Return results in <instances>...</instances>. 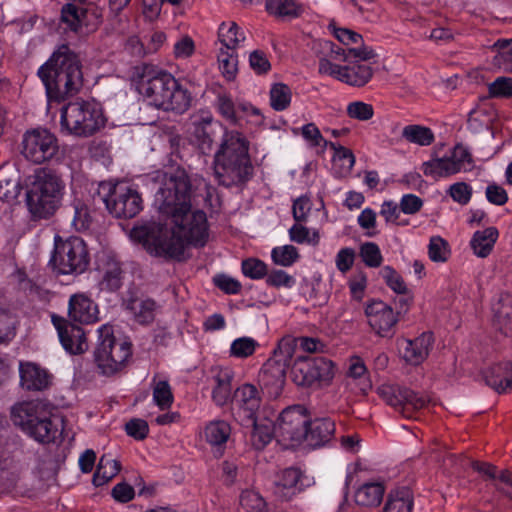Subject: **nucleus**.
<instances>
[{"mask_svg": "<svg viewBox=\"0 0 512 512\" xmlns=\"http://www.w3.org/2000/svg\"><path fill=\"white\" fill-rule=\"evenodd\" d=\"M132 81L137 92L149 104L165 111L185 112L191 105V95L168 72L149 64L133 69Z\"/></svg>", "mask_w": 512, "mask_h": 512, "instance_id": "obj_1", "label": "nucleus"}, {"mask_svg": "<svg viewBox=\"0 0 512 512\" xmlns=\"http://www.w3.org/2000/svg\"><path fill=\"white\" fill-rule=\"evenodd\" d=\"M47 97L60 102L79 92L83 84L81 64L77 55L61 45L38 70Z\"/></svg>", "mask_w": 512, "mask_h": 512, "instance_id": "obj_2", "label": "nucleus"}, {"mask_svg": "<svg viewBox=\"0 0 512 512\" xmlns=\"http://www.w3.org/2000/svg\"><path fill=\"white\" fill-rule=\"evenodd\" d=\"M213 170L219 184L225 187L242 184L252 176L249 142L241 132L224 130L214 155Z\"/></svg>", "mask_w": 512, "mask_h": 512, "instance_id": "obj_3", "label": "nucleus"}, {"mask_svg": "<svg viewBox=\"0 0 512 512\" xmlns=\"http://www.w3.org/2000/svg\"><path fill=\"white\" fill-rule=\"evenodd\" d=\"M27 206L35 219H47L60 207L65 183L54 170L40 167L26 178Z\"/></svg>", "mask_w": 512, "mask_h": 512, "instance_id": "obj_4", "label": "nucleus"}, {"mask_svg": "<svg viewBox=\"0 0 512 512\" xmlns=\"http://www.w3.org/2000/svg\"><path fill=\"white\" fill-rule=\"evenodd\" d=\"M10 414L15 426L41 443L54 441L63 428L64 419L50 415L47 405L40 400L16 403L11 407Z\"/></svg>", "mask_w": 512, "mask_h": 512, "instance_id": "obj_5", "label": "nucleus"}, {"mask_svg": "<svg viewBox=\"0 0 512 512\" xmlns=\"http://www.w3.org/2000/svg\"><path fill=\"white\" fill-rule=\"evenodd\" d=\"M97 333L94 362L100 374L113 376L127 366L132 356L131 343L117 338L110 324L100 326Z\"/></svg>", "mask_w": 512, "mask_h": 512, "instance_id": "obj_6", "label": "nucleus"}, {"mask_svg": "<svg viewBox=\"0 0 512 512\" xmlns=\"http://www.w3.org/2000/svg\"><path fill=\"white\" fill-rule=\"evenodd\" d=\"M60 125L63 132L77 137H89L105 125L101 106L94 101L77 100L61 110Z\"/></svg>", "mask_w": 512, "mask_h": 512, "instance_id": "obj_7", "label": "nucleus"}, {"mask_svg": "<svg viewBox=\"0 0 512 512\" xmlns=\"http://www.w3.org/2000/svg\"><path fill=\"white\" fill-rule=\"evenodd\" d=\"M160 187L155 200L159 210L166 215L183 210L190 204L191 183L184 170L177 169L159 176Z\"/></svg>", "mask_w": 512, "mask_h": 512, "instance_id": "obj_8", "label": "nucleus"}, {"mask_svg": "<svg viewBox=\"0 0 512 512\" xmlns=\"http://www.w3.org/2000/svg\"><path fill=\"white\" fill-rule=\"evenodd\" d=\"M98 193L109 213L116 218H132L142 210L140 194L125 183L103 182Z\"/></svg>", "mask_w": 512, "mask_h": 512, "instance_id": "obj_9", "label": "nucleus"}, {"mask_svg": "<svg viewBox=\"0 0 512 512\" xmlns=\"http://www.w3.org/2000/svg\"><path fill=\"white\" fill-rule=\"evenodd\" d=\"M51 261L60 274L83 273L89 263L84 241L79 237H69L65 241L56 243L55 254Z\"/></svg>", "mask_w": 512, "mask_h": 512, "instance_id": "obj_10", "label": "nucleus"}, {"mask_svg": "<svg viewBox=\"0 0 512 512\" xmlns=\"http://www.w3.org/2000/svg\"><path fill=\"white\" fill-rule=\"evenodd\" d=\"M309 416L301 405L285 408L275 424V437L286 446H296L307 436Z\"/></svg>", "mask_w": 512, "mask_h": 512, "instance_id": "obj_11", "label": "nucleus"}, {"mask_svg": "<svg viewBox=\"0 0 512 512\" xmlns=\"http://www.w3.org/2000/svg\"><path fill=\"white\" fill-rule=\"evenodd\" d=\"M172 219L175 233L188 244L193 246H204L208 240V224L206 214L201 210L187 208L176 211L169 215Z\"/></svg>", "mask_w": 512, "mask_h": 512, "instance_id": "obj_12", "label": "nucleus"}, {"mask_svg": "<svg viewBox=\"0 0 512 512\" xmlns=\"http://www.w3.org/2000/svg\"><path fill=\"white\" fill-rule=\"evenodd\" d=\"M473 166L471 153L462 144H457L448 156L437 157L424 162L421 170L425 176L438 179L470 171Z\"/></svg>", "mask_w": 512, "mask_h": 512, "instance_id": "obj_13", "label": "nucleus"}, {"mask_svg": "<svg viewBox=\"0 0 512 512\" xmlns=\"http://www.w3.org/2000/svg\"><path fill=\"white\" fill-rule=\"evenodd\" d=\"M377 393L382 400L406 418H412L416 411L424 408L429 402L428 397L397 384H382L377 388Z\"/></svg>", "mask_w": 512, "mask_h": 512, "instance_id": "obj_14", "label": "nucleus"}, {"mask_svg": "<svg viewBox=\"0 0 512 512\" xmlns=\"http://www.w3.org/2000/svg\"><path fill=\"white\" fill-rule=\"evenodd\" d=\"M58 140L47 129L36 128L25 132L22 138V155L29 161L41 164L58 152Z\"/></svg>", "mask_w": 512, "mask_h": 512, "instance_id": "obj_15", "label": "nucleus"}, {"mask_svg": "<svg viewBox=\"0 0 512 512\" xmlns=\"http://www.w3.org/2000/svg\"><path fill=\"white\" fill-rule=\"evenodd\" d=\"M293 373L298 385L327 384L334 377V366L330 360L323 357H303L296 360Z\"/></svg>", "mask_w": 512, "mask_h": 512, "instance_id": "obj_16", "label": "nucleus"}, {"mask_svg": "<svg viewBox=\"0 0 512 512\" xmlns=\"http://www.w3.org/2000/svg\"><path fill=\"white\" fill-rule=\"evenodd\" d=\"M186 244L188 243L175 233L174 226L171 229L159 228L156 233L147 234L144 239V245L150 254L167 259L180 260Z\"/></svg>", "mask_w": 512, "mask_h": 512, "instance_id": "obj_17", "label": "nucleus"}, {"mask_svg": "<svg viewBox=\"0 0 512 512\" xmlns=\"http://www.w3.org/2000/svg\"><path fill=\"white\" fill-rule=\"evenodd\" d=\"M79 4L67 3L61 9V22L75 33H89L101 22L102 13L95 7L85 6L83 0Z\"/></svg>", "mask_w": 512, "mask_h": 512, "instance_id": "obj_18", "label": "nucleus"}, {"mask_svg": "<svg viewBox=\"0 0 512 512\" xmlns=\"http://www.w3.org/2000/svg\"><path fill=\"white\" fill-rule=\"evenodd\" d=\"M261 396L256 386L243 384L234 394V415L241 424L253 420L261 406Z\"/></svg>", "mask_w": 512, "mask_h": 512, "instance_id": "obj_19", "label": "nucleus"}, {"mask_svg": "<svg viewBox=\"0 0 512 512\" xmlns=\"http://www.w3.org/2000/svg\"><path fill=\"white\" fill-rule=\"evenodd\" d=\"M365 314L372 330L381 337H390L398 322L393 309L382 301H373L367 305Z\"/></svg>", "mask_w": 512, "mask_h": 512, "instance_id": "obj_20", "label": "nucleus"}, {"mask_svg": "<svg viewBox=\"0 0 512 512\" xmlns=\"http://www.w3.org/2000/svg\"><path fill=\"white\" fill-rule=\"evenodd\" d=\"M52 322L58 332L59 340L67 352L76 355L82 354L88 349L85 332L81 327L57 316L52 317Z\"/></svg>", "mask_w": 512, "mask_h": 512, "instance_id": "obj_21", "label": "nucleus"}, {"mask_svg": "<svg viewBox=\"0 0 512 512\" xmlns=\"http://www.w3.org/2000/svg\"><path fill=\"white\" fill-rule=\"evenodd\" d=\"M285 364L267 361L260 373L261 389L270 399H277L283 391L286 379Z\"/></svg>", "mask_w": 512, "mask_h": 512, "instance_id": "obj_22", "label": "nucleus"}, {"mask_svg": "<svg viewBox=\"0 0 512 512\" xmlns=\"http://www.w3.org/2000/svg\"><path fill=\"white\" fill-rule=\"evenodd\" d=\"M433 343L432 333L425 332L413 340L402 339L398 341V347L405 362L411 365H419L428 357Z\"/></svg>", "mask_w": 512, "mask_h": 512, "instance_id": "obj_23", "label": "nucleus"}, {"mask_svg": "<svg viewBox=\"0 0 512 512\" xmlns=\"http://www.w3.org/2000/svg\"><path fill=\"white\" fill-rule=\"evenodd\" d=\"M213 117L209 112H200L192 116L189 131L192 141L198 146L203 154L211 152L213 137L211 124Z\"/></svg>", "mask_w": 512, "mask_h": 512, "instance_id": "obj_24", "label": "nucleus"}, {"mask_svg": "<svg viewBox=\"0 0 512 512\" xmlns=\"http://www.w3.org/2000/svg\"><path fill=\"white\" fill-rule=\"evenodd\" d=\"M20 385L28 391H42L49 387L51 375L34 362L19 363Z\"/></svg>", "mask_w": 512, "mask_h": 512, "instance_id": "obj_25", "label": "nucleus"}, {"mask_svg": "<svg viewBox=\"0 0 512 512\" xmlns=\"http://www.w3.org/2000/svg\"><path fill=\"white\" fill-rule=\"evenodd\" d=\"M99 286L101 290L116 291L122 286L123 271L120 263L105 255L98 261Z\"/></svg>", "mask_w": 512, "mask_h": 512, "instance_id": "obj_26", "label": "nucleus"}, {"mask_svg": "<svg viewBox=\"0 0 512 512\" xmlns=\"http://www.w3.org/2000/svg\"><path fill=\"white\" fill-rule=\"evenodd\" d=\"M96 304L84 294H75L70 297L68 306L69 318L75 322L89 324L97 320Z\"/></svg>", "mask_w": 512, "mask_h": 512, "instance_id": "obj_27", "label": "nucleus"}, {"mask_svg": "<svg viewBox=\"0 0 512 512\" xmlns=\"http://www.w3.org/2000/svg\"><path fill=\"white\" fill-rule=\"evenodd\" d=\"M483 378L498 393H506L512 389V362L507 361L487 368L483 372Z\"/></svg>", "mask_w": 512, "mask_h": 512, "instance_id": "obj_28", "label": "nucleus"}, {"mask_svg": "<svg viewBox=\"0 0 512 512\" xmlns=\"http://www.w3.org/2000/svg\"><path fill=\"white\" fill-rule=\"evenodd\" d=\"M302 472L298 468L283 470L275 481L274 494L282 500H290L301 490Z\"/></svg>", "mask_w": 512, "mask_h": 512, "instance_id": "obj_29", "label": "nucleus"}, {"mask_svg": "<svg viewBox=\"0 0 512 512\" xmlns=\"http://www.w3.org/2000/svg\"><path fill=\"white\" fill-rule=\"evenodd\" d=\"M334 432L335 424L328 418H317L313 421L309 420L306 432L307 436H305L304 441H306L310 447H321L332 439Z\"/></svg>", "mask_w": 512, "mask_h": 512, "instance_id": "obj_30", "label": "nucleus"}, {"mask_svg": "<svg viewBox=\"0 0 512 512\" xmlns=\"http://www.w3.org/2000/svg\"><path fill=\"white\" fill-rule=\"evenodd\" d=\"M493 324L505 336H512V295L502 294L494 303Z\"/></svg>", "mask_w": 512, "mask_h": 512, "instance_id": "obj_31", "label": "nucleus"}, {"mask_svg": "<svg viewBox=\"0 0 512 512\" xmlns=\"http://www.w3.org/2000/svg\"><path fill=\"white\" fill-rule=\"evenodd\" d=\"M125 305L134 320L141 325L152 323L158 308L153 299L144 297H131Z\"/></svg>", "mask_w": 512, "mask_h": 512, "instance_id": "obj_32", "label": "nucleus"}, {"mask_svg": "<svg viewBox=\"0 0 512 512\" xmlns=\"http://www.w3.org/2000/svg\"><path fill=\"white\" fill-rule=\"evenodd\" d=\"M20 174L13 167L0 170V199L7 203L14 202L21 192Z\"/></svg>", "mask_w": 512, "mask_h": 512, "instance_id": "obj_33", "label": "nucleus"}, {"mask_svg": "<svg viewBox=\"0 0 512 512\" xmlns=\"http://www.w3.org/2000/svg\"><path fill=\"white\" fill-rule=\"evenodd\" d=\"M248 424L253 426L251 433V443L258 450L263 449L268 443L271 442L273 436H275V424L272 420H257V418L254 417L253 420L245 421L244 425Z\"/></svg>", "mask_w": 512, "mask_h": 512, "instance_id": "obj_34", "label": "nucleus"}, {"mask_svg": "<svg viewBox=\"0 0 512 512\" xmlns=\"http://www.w3.org/2000/svg\"><path fill=\"white\" fill-rule=\"evenodd\" d=\"M499 232L495 227H488L481 231H476L470 241L474 254L478 257H487L496 243Z\"/></svg>", "mask_w": 512, "mask_h": 512, "instance_id": "obj_35", "label": "nucleus"}, {"mask_svg": "<svg viewBox=\"0 0 512 512\" xmlns=\"http://www.w3.org/2000/svg\"><path fill=\"white\" fill-rule=\"evenodd\" d=\"M233 378V373L228 368H219L217 369L214 380H215V387L212 392V398L214 402L219 405L223 406L226 403H228L231 399V381Z\"/></svg>", "mask_w": 512, "mask_h": 512, "instance_id": "obj_36", "label": "nucleus"}, {"mask_svg": "<svg viewBox=\"0 0 512 512\" xmlns=\"http://www.w3.org/2000/svg\"><path fill=\"white\" fill-rule=\"evenodd\" d=\"M385 488L380 482H368L355 492V502L361 506H378L383 498Z\"/></svg>", "mask_w": 512, "mask_h": 512, "instance_id": "obj_37", "label": "nucleus"}, {"mask_svg": "<svg viewBox=\"0 0 512 512\" xmlns=\"http://www.w3.org/2000/svg\"><path fill=\"white\" fill-rule=\"evenodd\" d=\"M220 48L237 49L245 40V34L233 21L222 22L218 28Z\"/></svg>", "mask_w": 512, "mask_h": 512, "instance_id": "obj_38", "label": "nucleus"}, {"mask_svg": "<svg viewBox=\"0 0 512 512\" xmlns=\"http://www.w3.org/2000/svg\"><path fill=\"white\" fill-rule=\"evenodd\" d=\"M265 8L269 14L280 18H295L304 10L296 0H266Z\"/></svg>", "mask_w": 512, "mask_h": 512, "instance_id": "obj_39", "label": "nucleus"}, {"mask_svg": "<svg viewBox=\"0 0 512 512\" xmlns=\"http://www.w3.org/2000/svg\"><path fill=\"white\" fill-rule=\"evenodd\" d=\"M413 497L409 488L402 487L390 493L383 512H411Z\"/></svg>", "mask_w": 512, "mask_h": 512, "instance_id": "obj_40", "label": "nucleus"}, {"mask_svg": "<svg viewBox=\"0 0 512 512\" xmlns=\"http://www.w3.org/2000/svg\"><path fill=\"white\" fill-rule=\"evenodd\" d=\"M120 463L110 455L101 456L93 476V484L102 486L114 478L120 471Z\"/></svg>", "mask_w": 512, "mask_h": 512, "instance_id": "obj_41", "label": "nucleus"}, {"mask_svg": "<svg viewBox=\"0 0 512 512\" xmlns=\"http://www.w3.org/2000/svg\"><path fill=\"white\" fill-rule=\"evenodd\" d=\"M343 76L342 82L351 86L362 87L371 80L373 70L365 64L345 66Z\"/></svg>", "mask_w": 512, "mask_h": 512, "instance_id": "obj_42", "label": "nucleus"}, {"mask_svg": "<svg viewBox=\"0 0 512 512\" xmlns=\"http://www.w3.org/2000/svg\"><path fill=\"white\" fill-rule=\"evenodd\" d=\"M206 441L212 446H221L227 442L231 434V427L224 420L211 421L205 427Z\"/></svg>", "mask_w": 512, "mask_h": 512, "instance_id": "obj_43", "label": "nucleus"}, {"mask_svg": "<svg viewBox=\"0 0 512 512\" xmlns=\"http://www.w3.org/2000/svg\"><path fill=\"white\" fill-rule=\"evenodd\" d=\"M402 137L419 146H429L435 140L434 133L430 128L417 124L405 126L402 130Z\"/></svg>", "mask_w": 512, "mask_h": 512, "instance_id": "obj_44", "label": "nucleus"}, {"mask_svg": "<svg viewBox=\"0 0 512 512\" xmlns=\"http://www.w3.org/2000/svg\"><path fill=\"white\" fill-rule=\"evenodd\" d=\"M236 50L237 49L219 48L217 55L219 68L223 76L228 80L234 79L238 70V56Z\"/></svg>", "mask_w": 512, "mask_h": 512, "instance_id": "obj_45", "label": "nucleus"}, {"mask_svg": "<svg viewBox=\"0 0 512 512\" xmlns=\"http://www.w3.org/2000/svg\"><path fill=\"white\" fill-rule=\"evenodd\" d=\"M298 345V339L287 335L284 336L278 343L277 349L274 351V357L268 361H276L285 364L287 368L294 356L296 347Z\"/></svg>", "mask_w": 512, "mask_h": 512, "instance_id": "obj_46", "label": "nucleus"}, {"mask_svg": "<svg viewBox=\"0 0 512 512\" xmlns=\"http://www.w3.org/2000/svg\"><path fill=\"white\" fill-rule=\"evenodd\" d=\"M291 102V90L282 83L273 85L270 91V103L274 110L283 111Z\"/></svg>", "mask_w": 512, "mask_h": 512, "instance_id": "obj_47", "label": "nucleus"}, {"mask_svg": "<svg viewBox=\"0 0 512 512\" xmlns=\"http://www.w3.org/2000/svg\"><path fill=\"white\" fill-rule=\"evenodd\" d=\"M73 219L72 225L78 231L89 228L92 218L87 205L79 199L73 201L72 205Z\"/></svg>", "mask_w": 512, "mask_h": 512, "instance_id": "obj_48", "label": "nucleus"}, {"mask_svg": "<svg viewBox=\"0 0 512 512\" xmlns=\"http://www.w3.org/2000/svg\"><path fill=\"white\" fill-rule=\"evenodd\" d=\"M259 347V343L251 337H240L235 339L230 346V355L235 358H248L253 355Z\"/></svg>", "mask_w": 512, "mask_h": 512, "instance_id": "obj_49", "label": "nucleus"}, {"mask_svg": "<svg viewBox=\"0 0 512 512\" xmlns=\"http://www.w3.org/2000/svg\"><path fill=\"white\" fill-rule=\"evenodd\" d=\"M153 401L161 410L170 408L173 403V394L167 381L162 380L154 384Z\"/></svg>", "mask_w": 512, "mask_h": 512, "instance_id": "obj_50", "label": "nucleus"}, {"mask_svg": "<svg viewBox=\"0 0 512 512\" xmlns=\"http://www.w3.org/2000/svg\"><path fill=\"white\" fill-rule=\"evenodd\" d=\"M271 256L275 264L284 267L291 266L299 258L297 249L292 245L275 247L271 252Z\"/></svg>", "mask_w": 512, "mask_h": 512, "instance_id": "obj_51", "label": "nucleus"}, {"mask_svg": "<svg viewBox=\"0 0 512 512\" xmlns=\"http://www.w3.org/2000/svg\"><path fill=\"white\" fill-rule=\"evenodd\" d=\"M428 255L433 262H446L450 255L448 243L440 236L431 237Z\"/></svg>", "mask_w": 512, "mask_h": 512, "instance_id": "obj_52", "label": "nucleus"}, {"mask_svg": "<svg viewBox=\"0 0 512 512\" xmlns=\"http://www.w3.org/2000/svg\"><path fill=\"white\" fill-rule=\"evenodd\" d=\"M17 320L7 310L0 308V343L12 340L16 334Z\"/></svg>", "mask_w": 512, "mask_h": 512, "instance_id": "obj_53", "label": "nucleus"}, {"mask_svg": "<svg viewBox=\"0 0 512 512\" xmlns=\"http://www.w3.org/2000/svg\"><path fill=\"white\" fill-rule=\"evenodd\" d=\"M289 236L293 242L298 244L307 243L310 245H317L319 243V234L317 231H310L305 226L301 224H294L289 229Z\"/></svg>", "mask_w": 512, "mask_h": 512, "instance_id": "obj_54", "label": "nucleus"}, {"mask_svg": "<svg viewBox=\"0 0 512 512\" xmlns=\"http://www.w3.org/2000/svg\"><path fill=\"white\" fill-rule=\"evenodd\" d=\"M346 113L351 119L368 121L374 116V108L366 102L353 101L347 105Z\"/></svg>", "mask_w": 512, "mask_h": 512, "instance_id": "obj_55", "label": "nucleus"}, {"mask_svg": "<svg viewBox=\"0 0 512 512\" xmlns=\"http://www.w3.org/2000/svg\"><path fill=\"white\" fill-rule=\"evenodd\" d=\"M217 109L221 116L230 124L238 125L240 116L235 108L232 99L227 95H219L217 98Z\"/></svg>", "mask_w": 512, "mask_h": 512, "instance_id": "obj_56", "label": "nucleus"}, {"mask_svg": "<svg viewBox=\"0 0 512 512\" xmlns=\"http://www.w3.org/2000/svg\"><path fill=\"white\" fill-rule=\"evenodd\" d=\"M241 506L250 512H262L266 507L264 498L254 490H245L240 495Z\"/></svg>", "mask_w": 512, "mask_h": 512, "instance_id": "obj_57", "label": "nucleus"}, {"mask_svg": "<svg viewBox=\"0 0 512 512\" xmlns=\"http://www.w3.org/2000/svg\"><path fill=\"white\" fill-rule=\"evenodd\" d=\"M316 54L325 56L331 60L347 61L349 59L348 50L335 47L331 41H319L315 45Z\"/></svg>", "mask_w": 512, "mask_h": 512, "instance_id": "obj_58", "label": "nucleus"}, {"mask_svg": "<svg viewBox=\"0 0 512 512\" xmlns=\"http://www.w3.org/2000/svg\"><path fill=\"white\" fill-rule=\"evenodd\" d=\"M500 50L494 57V65L507 72H512V41H498Z\"/></svg>", "mask_w": 512, "mask_h": 512, "instance_id": "obj_59", "label": "nucleus"}, {"mask_svg": "<svg viewBox=\"0 0 512 512\" xmlns=\"http://www.w3.org/2000/svg\"><path fill=\"white\" fill-rule=\"evenodd\" d=\"M381 275L386 284L394 292L398 294H406L408 292V288L403 278L390 266L383 267L381 270Z\"/></svg>", "mask_w": 512, "mask_h": 512, "instance_id": "obj_60", "label": "nucleus"}, {"mask_svg": "<svg viewBox=\"0 0 512 512\" xmlns=\"http://www.w3.org/2000/svg\"><path fill=\"white\" fill-rule=\"evenodd\" d=\"M448 194L454 202L466 205L471 200L473 189L466 182H456L449 187Z\"/></svg>", "mask_w": 512, "mask_h": 512, "instance_id": "obj_61", "label": "nucleus"}, {"mask_svg": "<svg viewBox=\"0 0 512 512\" xmlns=\"http://www.w3.org/2000/svg\"><path fill=\"white\" fill-rule=\"evenodd\" d=\"M360 256L363 262L369 267H378L381 265V252L375 243L368 242L363 244L360 248Z\"/></svg>", "mask_w": 512, "mask_h": 512, "instance_id": "obj_62", "label": "nucleus"}, {"mask_svg": "<svg viewBox=\"0 0 512 512\" xmlns=\"http://www.w3.org/2000/svg\"><path fill=\"white\" fill-rule=\"evenodd\" d=\"M242 271L251 279H260L266 275L267 267L264 262L250 258L242 262Z\"/></svg>", "mask_w": 512, "mask_h": 512, "instance_id": "obj_63", "label": "nucleus"}, {"mask_svg": "<svg viewBox=\"0 0 512 512\" xmlns=\"http://www.w3.org/2000/svg\"><path fill=\"white\" fill-rule=\"evenodd\" d=\"M489 94L492 97H511L512 96V78L498 77L489 84Z\"/></svg>", "mask_w": 512, "mask_h": 512, "instance_id": "obj_64", "label": "nucleus"}]
</instances>
